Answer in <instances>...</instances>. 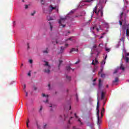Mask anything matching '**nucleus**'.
I'll list each match as a JSON object with an SVG mask.
<instances>
[{"instance_id": "f257e3e1", "label": "nucleus", "mask_w": 129, "mask_h": 129, "mask_svg": "<svg viewBox=\"0 0 129 129\" xmlns=\"http://www.w3.org/2000/svg\"><path fill=\"white\" fill-rule=\"evenodd\" d=\"M49 10H48L46 12V10L43 11V13H47V14H51L53 10H55L57 13H59V6H55V7H53L52 5L49 6Z\"/></svg>"}, {"instance_id": "0eeeda50", "label": "nucleus", "mask_w": 129, "mask_h": 129, "mask_svg": "<svg viewBox=\"0 0 129 129\" xmlns=\"http://www.w3.org/2000/svg\"><path fill=\"white\" fill-rule=\"evenodd\" d=\"M98 108H99V100H98L97 103V107H96V109L97 111V115L98 118L99 117V109H98Z\"/></svg>"}, {"instance_id": "864d4df0", "label": "nucleus", "mask_w": 129, "mask_h": 129, "mask_svg": "<svg viewBox=\"0 0 129 129\" xmlns=\"http://www.w3.org/2000/svg\"><path fill=\"white\" fill-rule=\"evenodd\" d=\"M26 96H28V92H26Z\"/></svg>"}, {"instance_id": "bb28decb", "label": "nucleus", "mask_w": 129, "mask_h": 129, "mask_svg": "<svg viewBox=\"0 0 129 129\" xmlns=\"http://www.w3.org/2000/svg\"><path fill=\"white\" fill-rule=\"evenodd\" d=\"M105 51H106V52H109V51H110V48L105 47Z\"/></svg>"}, {"instance_id": "e433bc0d", "label": "nucleus", "mask_w": 129, "mask_h": 129, "mask_svg": "<svg viewBox=\"0 0 129 129\" xmlns=\"http://www.w3.org/2000/svg\"><path fill=\"white\" fill-rule=\"evenodd\" d=\"M29 62L30 63V64H32L33 63V60L30 59L29 60Z\"/></svg>"}, {"instance_id": "a211bd4d", "label": "nucleus", "mask_w": 129, "mask_h": 129, "mask_svg": "<svg viewBox=\"0 0 129 129\" xmlns=\"http://www.w3.org/2000/svg\"><path fill=\"white\" fill-rule=\"evenodd\" d=\"M120 69L122 71H124L125 69L123 67V66L122 65V64H120Z\"/></svg>"}, {"instance_id": "20e7f679", "label": "nucleus", "mask_w": 129, "mask_h": 129, "mask_svg": "<svg viewBox=\"0 0 129 129\" xmlns=\"http://www.w3.org/2000/svg\"><path fill=\"white\" fill-rule=\"evenodd\" d=\"M120 18L121 21H119V23L120 26H122V23L124 22V25H127L125 24V18H124V20H123V12H121L120 15Z\"/></svg>"}, {"instance_id": "2f4dec72", "label": "nucleus", "mask_w": 129, "mask_h": 129, "mask_svg": "<svg viewBox=\"0 0 129 129\" xmlns=\"http://www.w3.org/2000/svg\"><path fill=\"white\" fill-rule=\"evenodd\" d=\"M103 111H104V108H103V109L101 110V116H102V112H103Z\"/></svg>"}, {"instance_id": "37998d69", "label": "nucleus", "mask_w": 129, "mask_h": 129, "mask_svg": "<svg viewBox=\"0 0 129 129\" xmlns=\"http://www.w3.org/2000/svg\"><path fill=\"white\" fill-rule=\"evenodd\" d=\"M29 8V6L28 5H25V9H27Z\"/></svg>"}, {"instance_id": "e2e57ef3", "label": "nucleus", "mask_w": 129, "mask_h": 129, "mask_svg": "<svg viewBox=\"0 0 129 129\" xmlns=\"http://www.w3.org/2000/svg\"><path fill=\"white\" fill-rule=\"evenodd\" d=\"M102 35H105V33H102Z\"/></svg>"}, {"instance_id": "6e6552de", "label": "nucleus", "mask_w": 129, "mask_h": 129, "mask_svg": "<svg viewBox=\"0 0 129 129\" xmlns=\"http://www.w3.org/2000/svg\"><path fill=\"white\" fill-rule=\"evenodd\" d=\"M42 96L43 97H46V101H43V102H45V103H47L48 102V97H49V96L48 95H46L45 94H42Z\"/></svg>"}, {"instance_id": "f8f14e48", "label": "nucleus", "mask_w": 129, "mask_h": 129, "mask_svg": "<svg viewBox=\"0 0 129 129\" xmlns=\"http://www.w3.org/2000/svg\"><path fill=\"white\" fill-rule=\"evenodd\" d=\"M76 51L77 52H78V49H75V48H73L71 49L70 53H73V52Z\"/></svg>"}, {"instance_id": "393cba45", "label": "nucleus", "mask_w": 129, "mask_h": 129, "mask_svg": "<svg viewBox=\"0 0 129 129\" xmlns=\"http://www.w3.org/2000/svg\"><path fill=\"white\" fill-rule=\"evenodd\" d=\"M104 64H105V60H103L102 61L101 65V66H103V65H104Z\"/></svg>"}, {"instance_id": "a878e982", "label": "nucleus", "mask_w": 129, "mask_h": 129, "mask_svg": "<svg viewBox=\"0 0 129 129\" xmlns=\"http://www.w3.org/2000/svg\"><path fill=\"white\" fill-rule=\"evenodd\" d=\"M125 59L126 63H128V62H129V58L125 57Z\"/></svg>"}, {"instance_id": "603ef678", "label": "nucleus", "mask_w": 129, "mask_h": 129, "mask_svg": "<svg viewBox=\"0 0 129 129\" xmlns=\"http://www.w3.org/2000/svg\"><path fill=\"white\" fill-rule=\"evenodd\" d=\"M65 46H66V47H68L69 44H66Z\"/></svg>"}, {"instance_id": "6ab92c4d", "label": "nucleus", "mask_w": 129, "mask_h": 129, "mask_svg": "<svg viewBox=\"0 0 129 129\" xmlns=\"http://www.w3.org/2000/svg\"><path fill=\"white\" fill-rule=\"evenodd\" d=\"M113 83H116V82H118V78H115V80L112 81Z\"/></svg>"}, {"instance_id": "bf43d9fd", "label": "nucleus", "mask_w": 129, "mask_h": 129, "mask_svg": "<svg viewBox=\"0 0 129 129\" xmlns=\"http://www.w3.org/2000/svg\"><path fill=\"white\" fill-rule=\"evenodd\" d=\"M78 121H79L80 122H81V121L80 120V119H79Z\"/></svg>"}, {"instance_id": "39448f33", "label": "nucleus", "mask_w": 129, "mask_h": 129, "mask_svg": "<svg viewBox=\"0 0 129 129\" xmlns=\"http://www.w3.org/2000/svg\"><path fill=\"white\" fill-rule=\"evenodd\" d=\"M97 6H96L93 10L94 13H95L96 15H98V13H100L101 17H102L103 16V11H102V10L99 9L97 12Z\"/></svg>"}, {"instance_id": "7ed1b4c3", "label": "nucleus", "mask_w": 129, "mask_h": 129, "mask_svg": "<svg viewBox=\"0 0 129 129\" xmlns=\"http://www.w3.org/2000/svg\"><path fill=\"white\" fill-rule=\"evenodd\" d=\"M122 29L123 31H125L126 30V35L127 37H129V24L126 25H123L122 26Z\"/></svg>"}, {"instance_id": "f03ea898", "label": "nucleus", "mask_w": 129, "mask_h": 129, "mask_svg": "<svg viewBox=\"0 0 129 129\" xmlns=\"http://www.w3.org/2000/svg\"><path fill=\"white\" fill-rule=\"evenodd\" d=\"M45 64L44 65V67L46 68L44 70L43 72L45 73H50V69H51V66L49 65V62L48 61H44Z\"/></svg>"}, {"instance_id": "1a4fd4ad", "label": "nucleus", "mask_w": 129, "mask_h": 129, "mask_svg": "<svg viewBox=\"0 0 129 129\" xmlns=\"http://www.w3.org/2000/svg\"><path fill=\"white\" fill-rule=\"evenodd\" d=\"M91 30H96L97 32H98L99 31V28L97 27L96 25H95L92 28H91Z\"/></svg>"}, {"instance_id": "aec40b11", "label": "nucleus", "mask_w": 129, "mask_h": 129, "mask_svg": "<svg viewBox=\"0 0 129 129\" xmlns=\"http://www.w3.org/2000/svg\"><path fill=\"white\" fill-rule=\"evenodd\" d=\"M124 37H122L120 39V41H121V42H122L123 44L124 43Z\"/></svg>"}, {"instance_id": "4c0bfd02", "label": "nucleus", "mask_w": 129, "mask_h": 129, "mask_svg": "<svg viewBox=\"0 0 129 129\" xmlns=\"http://www.w3.org/2000/svg\"><path fill=\"white\" fill-rule=\"evenodd\" d=\"M97 118H98V123H100L101 121L99 120V117H97Z\"/></svg>"}, {"instance_id": "052dcab7", "label": "nucleus", "mask_w": 129, "mask_h": 129, "mask_svg": "<svg viewBox=\"0 0 129 129\" xmlns=\"http://www.w3.org/2000/svg\"><path fill=\"white\" fill-rule=\"evenodd\" d=\"M106 88H108V85H106Z\"/></svg>"}, {"instance_id": "680f3d73", "label": "nucleus", "mask_w": 129, "mask_h": 129, "mask_svg": "<svg viewBox=\"0 0 129 129\" xmlns=\"http://www.w3.org/2000/svg\"><path fill=\"white\" fill-rule=\"evenodd\" d=\"M37 88L36 87L34 88V90H36Z\"/></svg>"}, {"instance_id": "b1692460", "label": "nucleus", "mask_w": 129, "mask_h": 129, "mask_svg": "<svg viewBox=\"0 0 129 129\" xmlns=\"http://www.w3.org/2000/svg\"><path fill=\"white\" fill-rule=\"evenodd\" d=\"M49 26H50V31H52L53 26L51 24V22H49Z\"/></svg>"}, {"instance_id": "c756f323", "label": "nucleus", "mask_w": 129, "mask_h": 129, "mask_svg": "<svg viewBox=\"0 0 129 129\" xmlns=\"http://www.w3.org/2000/svg\"><path fill=\"white\" fill-rule=\"evenodd\" d=\"M91 2H93V0H86V3H91Z\"/></svg>"}, {"instance_id": "58836bf2", "label": "nucleus", "mask_w": 129, "mask_h": 129, "mask_svg": "<svg viewBox=\"0 0 129 129\" xmlns=\"http://www.w3.org/2000/svg\"><path fill=\"white\" fill-rule=\"evenodd\" d=\"M24 88L23 89H24V91L26 92V85H24Z\"/></svg>"}, {"instance_id": "69168bd1", "label": "nucleus", "mask_w": 129, "mask_h": 129, "mask_svg": "<svg viewBox=\"0 0 129 129\" xmlns=\"http://www.w3.org/2000/svg\"><path fill=\"white\" fill-rule=\"evenodd\" d=\"M70 109H71V106H70Z\"/></svg>"}, {"instance_id": "0e129e2a", "label": "nucleus", "mask_w": 129, "mask_h": 129, "mask_svg": "<svg viewBox=\"0 0 129 129\" xmlns=\"http://www.w3.org/2000/svg\"><path fill=\"white\" fill-rule=\"evenodd\" d=\"M122 58H124V55H122Z\"/></svg>"}, {"instance_id": "338daca9", "label": "nucleus", "mask_w": 129, "mask_h": 129, "mask_svg": "<svg viewBox=\"0 0 129 129\" xmlns=\"http://www.w3.org/2000/svg\"><path fill=\"white\" fill-rule=\"evenodd\" d=\"M93 81H96V79H94V80H93Z\"/></svg>"}, {"instance_id": "3c124183", "label": "nucleus", "mask_w": 129, "mask_h": 129, "mask_svg": "<svg viewBox=\"0 0 129 129\" xmlns=\"http://www.w3.org/2000/svg\"><path fill=\"white\" fill-rule=\"evenodd\" d=\"M68 40H71V41L72 38H69V39H67V41H68Z\"/></svg>"}, {"instance_id": "a18cd8bd", "label": "nucleus", "mask_w": 129, "mask_h": 129, "mask_svg": "<svg viewBox=\"0 0 129 129\" xmlns=\"http://www.w3.org/2000/svg\"><path fill=\"white\" fill-rule=\"evenodd\" d=\"M75 116L76 118H78V116H77V115H76V113H75Z\"/></svg>"}, {"instance_id": "473e14b6", "label": "nucleus", "mask_w": 129, "mask_h": 129, "mask_svg": "<svg viewBox=\"0 0 129 129\" xmlns=\"http://www.w3.org/2000/svg\"><path fill=\"white\" fill-rule=\"evenodd\" d=\"M35 14H36V11H34L33 13L31 14V16H34Z\"/></svg>"}, {"instance_id": "f3484780", "label": "nucleus", "mask_w": 129, "mask_h": 129, "mask_svg": "<svg viewBox=\"0 0 129 129\" xmlns=\"http://www.w3.org/2000/svg\"><path fill=\"white\" fill-rule=\"evenodd\" d=\"M43 53L44 54H48L49 53V50H48V48H47L46 50H43Z\"/></svg>"}, {"instance_id": "ddd939ff", "label": "nucleus", "mask_w": 129, "mask_h": 129, "mask_svg": "<svg viewBox=\"0 0 129 129\" xmlns=\"http://www.w3.org/2000/svg\"><path fill=\"white\" fill-rule=\"evenodd\" d=\"M94 62V60H93V62H92V65L95 66V64H97V63H98V61L97 60V59H96V58H95V63Z\"/></svg>"}, {"instance_id": "5fc2aeb1", "label": "nucleus", "mask_w": 129, "mask_h": 129, "mask_svg": "<svg viewBox=\"0 0 129 129\" xmlns=\"http://www.w3.org/2000/svg\"><path fill=\"white\" fill-rule=\"evenodd\" d=\"M102 38H103V36H101L100 37V39H102Z\"/></svg>"}, {"instance_id": "412c9836", "label": "nucleus", "mask_w": 129, "mask_h": 129, "mask_svg": "<svg viewBox=\"0 0 129 129\" xmlns=\"http://www.w3.org/2000/svg\"><path fill=\"white\" fill-rule=\"evenodd\" d=\"M30 122V119H28L27 121L26 122V125L28 127V128H29V123Z\"/></svg>"}, {"instance_id": "4468645a", "label": "nucleus", "mask_w": 129, "mask_h": 129, "mask_svg": "<svg viewBox=\"0 0 129 129\" xmlns=\"http://www.w3.org/2000/svg\"><path fill=\"white\" fill-rule=\"evenodd\" d=\"M64 50H65V47H63V46H61L59 53H63Z\"/></svg>"}, {"instance_id": "c9c22d12", "label": "nucleus", "mask_w": 129, "mask_h": 129, "mask_svg": "<svg viewBox=\"0 0 129 129\" xmlns=\"http://www.w3.org/2000/svg\"><path fill=\"white\" fill-rule=\"evenodd\" d=\"M129 56V53H126L125 57H127V56Z\"/></svg>"}, {"instance_id": "9d476101", "label": "nucleus", "mask_w": 129, "mask_h": 129, "mask_svg": "<svg viewBox=\"0 0 129 129\" xmlns=\"http://www.w3.org/2000/svg\"><path fill=\"white\" fill-rule=\"evenodd\" d=\"M102 70H103V69H102L101 70V71L98 72V75H100V74H101V77L102 78H104V77H105V74H101V73L102 72Z\"/></svg>"}, {"instance_id": "7c9ffc66", "label": "nucleus", "mask_w": 129, "mask_h": 129, "mask_svg": "<svg viewBox=\"0 0 129 129\" xmlns=\"http://www.w3.org/2000/svg\"><path fill=\"white\" fill-rule=\"evenodd\" d=\"M41 3L42 4V5H45V1L43 0H41Z\"/></svg>"}, {"instance_id": "4d7b16f0", "label": "nucleus", "mask_w": 129, "mask_h": 129, "mask_svg": "<svg viewBox=\"0 0 129 129\" xmlns=\"http://www.w3.org/2000/svg\"><path fill=\"white\" fill-rule=\"evenodd\" d=\"M37 127H38V128H40V126H39V125H37Z\"/></svg>"}, {"instance_id": "f704fd0d", "label": "nucleus", "mask_w": 129, "mask_h": 129, "mask_svg": "<svg viewBox=\"0 0 129 129\" xmlns=\"http://www.w3.org/2000/svg\"><path fill=\"white\" fill-rule=\"evenodd\" d=\"M117 71H118V70H115L114 71L113 74H115L117 73Z\"/></svg>"}, {"instance_id": "49530a36", "label": "nucleus", "mask_w": 129, "mask_h": 129, "mask_svg": "<svg viewBox=\"0 0 129 129\" xmlns=\"http://www.w3.org/2000/svg\"><path fill=\"white\" fill-rule=\"evenodd\" d=\"M48 87H49V89H50V87L51 86V85L50 84H48Z\"/></svg>"}, {"instance_id": "c03bdc74", "label": "nucleus", "mask_w": 129, "mask_h": 129, "mask_svg": "<svg viewBox=\"0 0 129 129\" xmlns=\"http://www.w3.org/2000/svg\"><path fill=\"white\" fill-rule=\"evenodd\" d=\"M74 12L73 11H71L70 12V14H74Z\"/></svg>"}, {"instance_id": "79ce46f5", "label": "nucleus", "mask_w": 129, "mask_h": 129, "mask_svg": "<svg viewBox=\"0 0 129 129\" xmlns=\"http://www.w3.org/2000/svg\"><path fill=\"white\" fill-rule=\"evenodd\" d=\"M80 62V60L79 59L78 61H77L76 62H75V64H78Z\"/></svg>"}, {"instance_id": "9b49d317", "label": "nucleus", "mask_w": 129, "mask_h": 129, "mask_svg": "<svg viewBox=\"0 0 129 129\" xmlns=\"http://www.w3.org/2000/svg\"><path fill=\"white\" fill-rule=\"evenodd\" d=\"M99 89H101V87H102V83H101V80H99V84H98Z\"/></svg>"}, {"instance_id": "6e6d98bb", "label": "nucleus", "mask_w": 129, "mask_h": 129, "mask_svg": "<svg viewBox=\"0 0 129 129\" xmlns=\"http://www.w3.org/2000/svg\"><path fill=\"white\" fill-rule=\"evenodd\" d=\"M93 47H94V48H96V45H94V46H93Z\"/></svg>"}, {"instance_id": "5701e85b", "label": "nucleus", "mask_w": 129, "mask_h": 129, "mask_svg": "<svg viewBox=\"0 0 129 129\" xmlns=\"http://www.w3.org/2000/svg\"><path fill=\"white\" fill-rule=\"evenodd\" d=\"M47 19L48 21H52V20H53V19H52V18L50 16H47Z\"/></svg>"}, {"instance_id": "2eb2a0df", "label": "nucleus", "mask_w": 129, "mask_h": 129, "mask_svg": "<svg viewBox=\"0 0 129 129\" xmlns=\"http://www.w3.org/2000/svg\"><path fill=\"white\" fill-rule=\"evenodd\" d=\"M58 40L57 39H53L52 41V44H53V45H56V44H58Z\"/></svg>"}, {"instance_id": "13d9d810", "label": "nucleus", "mask_w": 129, "mask_h": 129, "mask_svg": "<svg viewBox=\"0 0 129 129\" xmlns=\"http://www.w3.org/2000/svg\"><path fill=\"white\" fill-rule=\"evenodd\" d=\"M22 66H24V64H23V63L21 64V67H22Z\"/></svg>"}, {"instance_id": "774afa93", "label": "nucleus", "mask_w": 129, "mask_h": 129, "mask_svg": "<svg viewBox=\"0 0 129 129\" xmlns=\"http://www.w3.org/2000/svg\"><path fill=\"white\" fill-rule=\"evenodd\" d=\"M99 29H100V26H99Z\"/></svg>"}, {"instance_id": "09e8293b", "label": "nucleus", "mask_w": 129, "mask_h": 129, "mask_svg": "<svg viewBox=\"0 0 129 129\" xmlns=\"http://www.w3.org/2000/svg\"><path fill=\"white\" fill-rule=\"evenodd\" d=\"M107 58V55H106L105 56V60H106V58Z\"/></svg>"}, {"instance_id": "c85d7f7f", "label": "nucleus", "mask_w": 129, "mask_h": 129, "mask_svg": "<svg viewBox=\"0 0 129 129\" xmlns=\"http://www.w3.org/2000/svg\"><path fill=\"white\" fill-rule=\"evenodd\" d=\"M42 110H43V106H40V108L39 110V112H41L42 111Z\"/></svg>"}, {"instance_id": "a19ab883", "label": "nucleus", "mask_w": 129, "mask_h": 129, "mask_svg": "<svg viewBox=\"0 0 129 129\" xmlns=\"http://www.w3.org/2000/svg\"><path fill=\"white\" fill-rule=\"evenodd\" d=\"M47 128V124H45L43 126V128Z\"/></svg>"}, {"instance_id": "8fccbe9b", "label": "nucleus", "mask_w": 129, "mask_h": 129, "mask_svg": "<svg viewBox=\"0 0 129 129\" xmlns=\"http://www.w3.org/2000/svg\"><path fill=\"white\" fill-rule=\"evenodd\" d=\"M28 76H31V73H29L28 74Z\"/></svg>"}, {"instance_id": "72a5a7b5", "label": "nucleus", "mask_w": 129, "mask_h": 129, "mask_svg": "<svg viewBox=\"0 0 129 129\" xmlns=\"http://www.w3.org/2000/svg\"><path fill=\"white\" fill-rule=\"evenodd\" d=\"M67 79H68V80H70L71 77H70V76H67Z\"/></svg>"}, {"instance_id": "ea45409f", "label": "nucleus", "mask_w": 129, "mask_h": 129, "mask_svg": "<svg viewBox=\"0 0 129 129\" xmlns=\"http://www.w3.org/2000/svg\"><path fill=\"white\" fill-rule=\"evenodd\" d=\"M27 48L30 49V44L29 43H27Z\"/></svg>"}, {"instance_id": "423d86ee", "label": "nucleus", "mask_w": 129, "mask_h": 129, "mask_svg": "<svg viewBox=\"0 0 129 129\" xmlns=\"http://www.w3.org/2000/svg\"><path fill=\"white\" fill-rule=\"evenodd\" d=\"M65 21H66V18H60V19L59 20L58 23L59 24V26H62V28H64V27L66 26V25H63L62 24H64L65 23Z\"/></svg>"}, {"instance_id": "dca6fc26", "label": "nucleus", "mask_w": 129, "mask_h": 129, "mask_svg": "<svg viewBox=\"0 0 129 129\" xmlns=\"http://www.w3.org/2000/svg\"><path fill=\"white\" fill-rule=\"evenodd\" d=\"M104 94L105 93L103 92H101V100H102L103 99H104Z\"/></svg>"}, {"instance_id": "cd10ccee", "label": "nucleus", "mask_w": 129, "mask_h": 129, "mask_svg": "<svg viewBox=\"0 0 129 129\" xmlns=\"http://www.w3.org/2000/svg\"><path fill=\"white\" fill-rule=\"evenodd\" d=\"M71 69V68L70 67H67L66 68V70H67V71H69V70H70Z\"/></svg>"}, {"instance_id": "4be33fe9", "label": "nucleus", "mask_w": 129, "mask_h": 129, "mask_svg": "<svg viewBox=\"0 0 129 129\" xmlns=\"http://www.w3.org/2000/svg\"><path fill=\"white\" fill-rule=\"evenodd\" d=\"M59 63L58 64V68H60V66H61V64H62V63L63 62V61L59 60Z\"/></svg>"}, {"instance_id": "de8ad7c7", "label": "nucleus", "mask_w": 129, "mask_h": 129, "mask_svg": "<svg viewBox=\"0 0 129 129\" xmlns=\"http://www.w3.org/2000/svg\"><path fill=\"white\" fill-rule=\"evenodd\" d=\"M49 106H50V107H53V105H52L51 104H50Z\"/></svg>"}]
</instances>
